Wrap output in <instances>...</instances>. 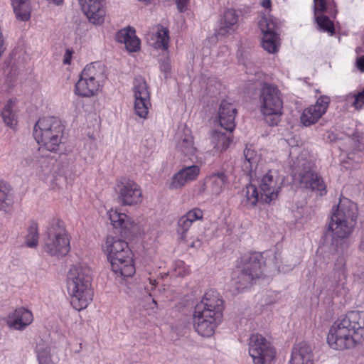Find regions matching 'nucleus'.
I'll use <instances>...</instances> for the list:
<instances>
[{
    "label": "nucleus",
    "mask_w": 364,
    "mask_h": 364,
    "mask_svg": "<svg viewBox=\"0 0 364 364\" xmlns=\"http://www.w3.org/2000/svg\"><path fill=\"white\" fill-rule=\"evenodd\" d=\"M330 0H314L316 13H324L327 9V4Z\"/></svg>",
    "instance_id": "nucleus-43"
},
{
    "label": "nucleus",
    "mask_w": 364,
    "mask_h": 364,
    "mask_svg": "<svg viewBox=\"0 0 364 364\" xmlns=\"http://www.w3.org/2000/svg\"><path fill=\"white\" fill-rule=\"evenodd\" d=\"M33 321V316L31 311L25 308H18L8 316L6 323L11 328L22 331Z\"/></svg>",
    "instance_id": "nucleus-24"
},
{
    "label": "nucleus",
    "mask_w": 364,
    "mask_h": 364,
    "mask_svg": "<svg viewBox=\"0 0 364 364\" xmlns=\"http://www.w3.org/2000/svg\"><path fill=\"white\" fill-rule=\"evenodd\" d=\"M201 245V242L200 240L197 239L195 241H193V242L190 245L191 247H199Z\"/></svg>",
    "instance_id": "nucleus-50"
},
{
    "label": "nucleus",
    "mask_w": 364,
    "mask_h": 364,
    "mask_svg": "<svg viewBox=\"0 0 364 364\" xmlns=\"http://www.w3.org/2000/svg\"><path fill=\"white\" fill-rule=\"evenodd\" d=\"M227 181L228 176L224 171L214 172L205 178V183L215 195H219L223 191Z\"/></svg>",
    "instance_id": "nucleus-29"
},
{
    "label": "nucleus",
    "mask_w": 364,
    "mask_h": 364,
    "mask_svg": "<svg viewBox=\"0 0 364 364\" xmlns=\"http://www.w3.org/2000/svg\"><path fill=\"white\" fill-rule=\"evenodd\" d=\"M37 358L39 364H54L51 360L50 349L47 347H36Z\"/></svg>",
    "instance_id": "nucleus-38"
},
{
    "label": "nucleus",
    "mask_w": 364,
    "mask_h": 364,
    "mask_svg": "<svg viewBox=\"0 0 364 364\" xmlns=\"http://www.w3.org/2000/svg\"><path fill=\"white\" fill-rule=\"evenodd\" d=\"M284 183V177L276 170H269L259 181L261 203L269 204L278 198Z\"/></svg>",
    "instance_id": "nucleus-13"
},
{
    "label": "nucleus",
    "mask_w": 364,
    "mask_h": 364,
    "mask_svg": "<svg viewBox=\"0 0 364 364\" xmlns=\"http://www.w3.org/2000/svg\"><path fill=\"white\" fill-rule=\"evenodd\" d=\"M47 1H49L50 3L52 2L54 4L58 6V5L62 4L63 3L64 0H47Z\"/></svg>",
    "instance_id": "nucleus-51"
},
{
    "label": "nucleus",
    "mask_w": 364,
    "mask_h": 364,
    "mask_svg": "<svg viewBox=\"0 0 364 364\" xmlns=\"http://www.w3.org/2000/svg\"><path fill=\"white\" fill-rule=\"evenodd\" d=\"M33 136L40 149L57 153L63 143L64 127L56 117H41L34 125Z\"/></svg>",
    "instance_id": "nucleus-6"
},
{
    "label": "nucleus",
    "mask_w": 364,
    "mask_h": 364,
    "mask_svg": "<svg viewBox=\"0 0 364 364\" xmlns=\"http://www.w3.org/2000/svg\"><path fill=\"white\" fill-rule=\"evenodd\" d=\"M184 216L193 224L195 221L201 220L203 218V211L200 208H194L188 211Z\"/></svg>",
    "instance_id": "nucleus-41"
},
{
    "label": "nucleus",
    "mask_w": 364,
    "mask_h": 364,
    "mask_svg": "<svg viewBox=\"0 0 364 364\" xmlns=\"http://www.w3.org/2000/svg\"><path fill=\"white\" fill-rule=\"evenodd\" d=\"M224 301L220 294L213 289L205 293L196 304L193 313V327L203 337L212 336L223 317Z\"/></svg>",
    "instance_id": "nucleus-2"
},
{
    "label": "nucleus",
    "mask_w": 364,
    "mask_h": 364,
    "mask_svg": "<svg viewBox=\"0 0 364 364\" xmlns=\"http://www.w3.org/2000/svg\"><path fill=\"white\" fill-rule=\"evenodd\" d=\"M260 5L268 10H271L272 9V0H262L260 2Z\"/></svg>",
    "instance_id": "nucleus-48"
},
{
    "label": "nucleus",
    "mask_w": 364,
    "mask_h": 364,
    "mask_svg": "<svg viewBox=\"0 0 364 364\" xmlns=\"http://www.w3.org/2000/svg\"><path fill=\"white\" fill-rule=\"evenodd\" d=\"M156 29V32L153 33L149 38L150 43L156 49L167 50L170 41L168 28L157 25Z\"/></svg>",
    "instance_id": "nucleus-28"
},
{
    "label": "nucleus",
    "mask_w": 364,
    "mask_h": 364,
    "mask_svg": "<svg viewBox=\"0 0 364 364\" xmlns=\"http://www.w3.org/2000/svg\"><path fill=\"white\" fill-rule=\"evenodd\" d=\"M200 168L197 165L186 166L175 173L169 184V188L178 189L184 186L187 183L195 181L198 177Z\"/></svg>",
    "instance_id": "nucleus-19"
},
{
    "label": "nucleus",
    "mask_w": 364,
    "mask_h": 364,
    "mask_svg": "<svg viewBox=\"0 0 364 364\" xmlns=\"http://www.w3.org/2000/svg\"><path fill=\"white\" fill-rule=\"evenodd\" d=\"M258 27L262 33V47L269 53H277L280 46V38L277 33V19L271 16H264L259 20Z\"/></svg>",
    "instance_id": "nucleus-12"
},
{
    "label": "nucleus",
    "mask_w": 364,
    "mask_h": 364,
    "mask_svg": "<svg viewBox=\"0 0 364 364\" xmlns=\"http://www.w3.org/2000/svg\"><path fill=\"white\" fill-rule=\"evenodd\" d=\"M245 161L242 164V170L247 176H252V173L256 171L260 160V154L252 147V145L247 146L244 150Z\"/></svg>",
    "instance_id": "nucleus-27"
},
{
    "label": "nucleus",
    "mask_w": 364,
    "mask_h": 364,
    "mask_svg": "<svg viewBox=\"0 0 364 364\" xmlns=\"http://www.w3.org/2000/svg\"><path fill=\"white\" fill-rule=\"evenodd\" d=\"M139 1H141V2H143L145 4H149L151 3V0H138Z\"/></svg>",
    "instance_id": "nucleus-52"
},
{
    "label": "nucleus",
    "mask_w": 364,
    "mask_h": 364,
    "mask_svg": "<svg viewBox=\"0 0 364 364\" xmlns=\"http://www.w3.org/2000/svg\"><path fill=\"white\" fill-rule=\"evenodd\" d=\"M331 102L330 97L326 95L320 96L314 105L305 108L301 116V123L309 127L316 124L327 112Z\"/></svg>",
    "instance_id": "nucleus-15"
},
{
    "label": "nucleus",
    "mask_w": 364,
    "mask_h": 364,
    "mask_svg": "<svg viewBox=\"0 0 364 364\" xmlns=\"http://www.w3.org/2000/svg\"><path fill=\"white\" fill-rule=\"evenodd\" d=\"M288 364H314V355L311 346L306 343L295 344L291 349Z\"/></svg>",
    "instance_id": "nucleus-23"
},
{
    "label": "nucleus",
    "mask_w": 364,
    "mask_h": 364,
    "mask_svg": "<svg viewBox=\"0 0 364 364\" xmlns=\"http://www.w3.org/2000/svg\"><path fill=\"white\" fill-rule=\"evenodd\" d=\"M43 249L48 255L57 257H64L70 252V237L62 220L54 218L50 222Z\"/></svg>",
    "instance_id": "nucleus-10"
},
{
    "label": "nucleus",
    "mask_w": 364,
    "mask_h": 364,
    "mask_svg": "<svg viewBox=\"0 0 364 364\" xmlns=\"http://www.w3.org/2000/svg\"><path fill=\"white\" fill-rule=\"evenodd\" d=\"M72 54H73V52L70 51V50H66L65 55H64V58H63V63L65 65H68L70 63L71 58H72Z\"/></svg>",
    "instance_id": "nucleus-46"
},
{
    "label": "nucleus",
    "mask_w": 364,
    "mask_h": 364,
    "mask_svg": "<svg viewBox=\"0 0 364 364\" xmlns=\"http://www.w3.org/2000/svg\"><path fill=\"white\" fill-rule=\"evenodd\" d=\"M39 235L38 224L32 222L28 228V234L26 236L25 242L28 247H36L38 244Z\"/></svg>",
    "instance_id": "nucleus-35"
},
{
    "label": "nucleus",
    "mask_w": 364,
    "mask_h": 364,
    "mask_svg": "<svg viewBox=\"0 0 364 364\" xmlns=\"http://www.w3.org/2000/svg\"><path fill=\"white\" fill-rule=\"evenodd\" d=\"M116 41L124 43L129 52H136L140 49V40L136 36L134 28L128 27L119 30L115 36Z\"/></svg>",
    "instance_id": "nucleus-25"
},
{
    "label": "nucleus",
    "mask_w": 364,
    "mask_h": 364,
    "mask_svg": "<svg viewBox=\"0 0 364 364\" xmlns=\"http://www.w3.org/2000/svg\"><path fill=\"white\" fill-rule=\"evenodd\" d=\"M237 113V109L232 103L223 100L218 111L220 125L227 131L233 132L236 127L235 119Z\"/></svg>",
    "instance_id": "nucleus-21"
},
{
    "label": "nucleus",
    "mask_w": 364,
    "mask_h": 364,
    "mask_svg": "<svg viewBox=\"0 0 364 364\" xmlns=\"http://www.w3.org/2000/svg\"><path fill=\"white\" fill-rule=\"evenodd\" d=\"M364 341V311H350L338 318L326 337L328 346L343 351L355 348Z\"/></svg>",
    "instance_id": "nucleus-1"
},
{
    "label": "nucleus",
    "mask_w": 364,
    "mask_h": 364,
    "mask_svg": "<svg viewBox=\"0 0 364 364\" xmlns=\"http://www.w3.org/2000/svg\"><path fill=\"white\" fill-rule=\"evenodd\" d=\"M66 285L73 308L78 311L86 309L94 296L90 268L81 264L73 266L68 273Z\"/></svg>",
    "instance_id": "nucleus-3"
},
{
    "label": "nucleus",
    "mask_w": 364,
    "mask_h": 364,
    "mask_svg": "<svg viewBox=\"0 0 364 364\" xmlns=\"http://www.w3.org/2000/svg\"><path fill=\"white\" fill-rule=\"evenodd\" d=\"M82 11L90 23L100 25L106 15L104 0H78Z\"/></svg>",
    "instance_id": "nucleus-17"
},
{
    "label": "nucleus",
    "mask_w": 364,
    "mask_h": 364,
    "mask_svg": "<svg viewBox=\"0 0 364 364\" xmlns=\"http://www.w3.org/2000/svg\"><path fill=\"white\" fill-rule=\"evenodd\" d=\"M14 203V193L11 185L0 179V211L10 213Z\"/></svg>",
    "instance_id": "nucleus-26"
},
{
    "label": "nucleus",
    "mask_w": 364,
    "mask_h": 364,
    "mask_svg": "<svg viewBox=\"0 0 364 364\" xmlns=\"http://www.w3.org/2000/svg\"><path fill=\"white\" fill-rule=\"evenodd\" d=\"M159 67H160L161 71H162L165 73H168L171 70V64L169 62V58H166L165 60H161L160 62Z\"/></svg>",
    "instance_id": "nucleus-45"
},
{
    "label": "nucleus",
    "mask_w": 364,
    "mask_h": 364,
    "mask_svg": "<svg viewBox=\"0 0 364 364\" xmlns=\"http://www.w3.org/2000/svg\"><path fill=\"white\" fill-rule=\"evenodd\" d=\"M15 107L16 100L10 99L1 111V117L4 124L13 129L17 125V117Z\"/></svg>",
    "instance_id": "nucleus-33"
},
{
    "label": "nucleus",
    "mask_w": 364,
    "mask_h": 364,
    "mask_svg": "<svg viewBox=\"0 0 364 364\" xmlns=\"http://www.w3.org/2000/svg\"><path fill=\"white\" fill-rule=\"evenodd\" d=\"M300 184L304 188L316 191L321 196L326 194V186L323 178L317 173L307 170L301 173Z\"/></svg>",
    "instance_id": "nucleus-20"
},
{
    "label": "nucleus",
    "mask_w": 364,
    "mask_h": 364,
    "mask_svg": "<svg viewBox=\"0 0 364 364\" xmlns=\"http://www.w3.org/2000/svg\"><path fill=\"white\" fill-rule=\"evenodd\" d=\"M116 191L119 201L123 205H135L143 200L140 186L128 178L122 177L117 181Z\"/></svg>",
    "instance_id": "nucleus-14"
},
{
    "label": "nucleus",
    "mask_w": 364,
    "mask_h": 364,
    "mask_svg": "<svg viewBox=\"0 0 364 364\" xmlns=\"http://www.w3.org/2000/svg\"><path fill=\"white\" fill-rule=\"evenodd\" d=\"M259 109L265 120L271 126L277 125L283 114V97L278 86L263 83L259 95Z\"/></svg>",
    "instance_id": "nucleus-8"
},
{
    "label": "nucleus",
    "mask_w": 364,
    "mask_h": 364,
    "mask_svg": "<svg viewBox=\"0 0 364 364\" xmlns=\"http://www.w3.org/2000/svg\"><path fill=\"white\" fill-rule=\"evenodd\" d=\"M334 274H338L339 277H342L345 280L346 279V259L343 257H339L334 265Z\"/></svg>",
    "instance_id": "nucleus-40"
},
{
    "label": "nucleus",
    "mask_w": 364,
    "mask_h": 364,
    "mask_svg": "<svg viewBox=\"0 0 364 364\" xmlns=\"http://www.w3.org/2000/svg\"><path fill=\"white\" fill-rule=\"evenodd\" d=\"M316 21L320 28L326 32L331 33V35H333L335 33L334 24L332 21L329 19V18L326 16H317Z\"/></svg>",
    "instance_id": "nucleus-37"
},
{
    "label": "nucleus",
    "mask_w": 364,
    "mask_h": 364,
    "mask_svg": "<svg viewBox=\"0 0 364 364\" xmlns=\"http://www.w3.org/2000/svg\"><path fill=\"white\" fill-rule=\"evenodd\" d=\"M192 223L184 215L181 216L178 221L177 233L181 241H186L187 232L191 227Z\"/></svg>",
    "instance_id": "nucleus-36"
},
{
    "label": "nucleus",
    "mask_w": 364,
    "mask_h": 364,
    "mask_svg": "<svg viewBox=\"0 0 364 364\" xmlns=\"http://www.w3.org/2000/svg\"><path fill=\"white\" fill-rule=\"evenodd\" d=\"M134 94L135 97L134 112L139 117L146 119L151 104L149 88L144 80H136L134 82Z\"/></svg>",
    "instance_id": "nucleus-16"
},
{
    "label": "nucleus",
    "mask_w": 364,
    "mask_h": 364,
    "mask_svg": "<svg viewBox=\"0 0 364 364\" xmlns=\"http://www.w3.org/2000/svg\"><path fill=\"white\" fill-rule=\"evenodd\" d=\"M176 150L185 156H196L198 148L194 142V136L190 128L185 126L181 133L178 134L176 143Z\"/></svg>",
    "instance_id": "nucleus-22"
},
{
    "label": "nucleus",
    "mask_w": 364,
    "mask_h": 364,
    "mask_svg": "<svg viewBox=\"0 0 364 364\" xmlns=\"http://www.w3.org/2000/svg\"><path fill=\"white\" fill-rule=\"evenodd\" d=\"M107 215L114 228H119L122 232H137L140 230L139 225L125 213L119 212L117 209H110Z\"/></svg>",
    "instance_id": "nucleus-18"
},
{
    "label": "nucleus",
    "mask_w": 364,
    "mask_h": 364,
    "mask_svg": "<svg viewBox=\"0 0 364 364\" xmlns=\"http://www.w3.org/2000/svg\"><path fill=\"white\" fill-rule=\"evenodd\" d=\"M148 281L150 285V290L154 289L157 285L156 279H152L151 277H149Z\"/></svg>",
    "instance_id": "nucleus-49"
},
{
    "label": "nucleus",
    "mask_w": 364,
    "mask_h": 364,
    "mask_svg": "<svg viewBox=\"0 0 364 364\" xmlns=\"http://www.w3.org/2000/svg\"><path fill=\"white\" fill-rule=\"evenodd\" d=\"M190 0H176V4L178 10L180 12H185L188 9V5Z\"/></svg>",
    "instance_id": "nucleus-44"
},
{
    "label": "nucleus",
    "mask_w": 364,
    "mask_h": 364,
    "mask_svg": "<svg viewBox=\"0 0 364 364\" xmlns=\"http://www.w3.org/2000/svg\"><path fill=\"white\" fill-rule=\"evenodd\" d=\"M105 79L103 67L95 63L87 65L75 85L74 92L81 97L96 96L102 89Z\"/></svg>",
    "instance_id": "nucleus-9"
},
{
    "label": "nucleus",
    "mask_w": 364,
    "mask_h": 364,
    "mask_svg": "<svg viewBox=\"0 0 364 364\" xmlns=\"http://www.w3.org/2000/svg\"><path fill=\"white\" fill-rule=\"evenodd\" d=\"M11 5L18 20L27 21L30 19L31 6L28 0H11Z\"/></svg>",
    "instance_id": "nucleus-31"
},
{
    "label": "nucleus",
    "mask_w": 364,
    "mask_h": 364,
    "mask_svg": "<svg viewBox=\"0 0 364 364\" xmlns=\"http://www.w3.org/2000/svg\"><path fill=\"white\" fill-rule=\"evenodd\" d=\"M104 251L107 255L112 271L117 276L129 277L135 274L133 254L124 240L118 237L107 236Z\"/></svg>",
    "instance_id": "nucleus-5"
},
{
    "label": "nucleus",
    "mask_w": 364,
    "mask_h": 364,
    "mask_svg": "<svg viewBox=\"0 0 364 364\" xmlns=\"http://www.w3.org/2000/svg\"><path fill=\"white\" fill-rule=\"evenodd\" d=\"M173 270L175 274L178 277H185L191 273L190 267L182 260H178L174 263Z\"/></svg>",
    "instance_id": "nucleus-39"
},
{
    "label": "nucleus",
    "mask_w": 364,
    "mask_h": 364,
    "mask_svg": "<svg viewBox=\"0 0 364 364\" xmlns=\"http://www.w3.org/2000/svg\"><path fill=\"white\" fill-rule=\"evenodd\" d=\"M265 260L262 252H245L237 259L232 279L238 292L251 287L263 274Z\"/></svg>",
    "instance_id": "nucleus-4"
},
{
    "label": "nucleus",
    "mask_w": 364,
    "mask_h": 364,
    "mask_svg": "<svg viewBox=\"0 0 364 364\" xmlns=\"http://www.w3.org/2000/svg\"><path fill=\"white\" fill-rule=\"evenodd\" d=\"M352 106L356 109L360 110L364 107V89L354 95V101Z\"/></svg>",
    "instance_id": "nucleus-42"
},
{
    "label": "nucleus",
    "mask_w": 364,
    "mask_h": 364,
    "mask_svg": "<svg viewBox=\"0 0 364 364\" xmlns=\"http://www.w3.org/2000/svg\"><path fill=\"white\" fill-rule=\"evenodd\" d=\"M358 218L355 203L348 198L341 199L337 206L332 208L328 230L333 238L343 239L352 233Z\"/></svg>",
    "instance_id": "nucleus-7"
},
{
    "label": "nucleus",
    "mask_w": 364,
    "mask_h": 364,
    "mask_svg": "<svg viewBox=\"0 0 364 364\" xmlns=\"http://www.w3.org/2000/svg\"><path fill=\"white\" fill-rule=\"evenodd\" d=\"M248 353L253 364H274L277 359L275 347L269 340L258 333L250 336Z\"/></svg>",
    "instance_id": "nucleus-11"
},
{
    "label": "nucleus",
    "mask_w": 364,
    "mask_h": 364,
    "mask_svg": "<svg viewBox=\"0 0 364 364\" xmlns=\"http://www.w3.org/2000/svg\"><path fill=\"white\" fill-rule=\"evenodd\" d=\"M210 140L215 151L222 153L229 148L232 138L221 132L214 131L211 134Z\"/></svg>",
    "instance_id": "nucleus-32"
},
{
    "label": "nucleus",
    "mask_w": 364,
    "mask_h": 364,
    "mask_svg": "<svg viewBox=\"0 0 364 364\" xmlns=\"http://www.w3.org/2000/svg\"><path fill=\"white\" fill-rule=\"evenodd\" d=\"M258 202H261L260 194L259 195L256 186L251 183L247 185L245 188V205L254 207Z\"/></svg>",
    "instance_id": "nucleus-34"
},
{
    "label": "nucleus",
    "mask_w": 364,
    "mask_h": 364,
    "mask_svg": "<svg viewBox=\"0 0 364 364\" xmlns=\"http://www.w3.org/2000/svg\"><path fill=\"white\" fill-rule=\"evenodd\" d=\"M356 66L359 70L364 72V55H362L357 59Z\"/></svg>",
    "instance_id": "nucleus-47"
},
{
    "label": "nucleus",
    "mask_w": 364,
    "mask_h": 364,
    "mask_svg": "<svg viewBox=\"0 0 364 364\" xmlns=\"http://www.w3.org/2000/svg\"><path fill=\"white\" fill-rule=\"evenodd\" d=\"M238 21V15L232 9H227L220 22V32L222 34L235 31Z\"/></svg>",
    "instance_id": "nucleus-30"
}]
</instances>
